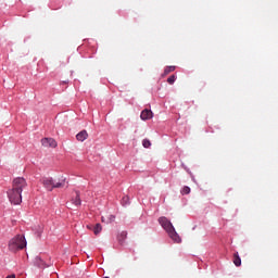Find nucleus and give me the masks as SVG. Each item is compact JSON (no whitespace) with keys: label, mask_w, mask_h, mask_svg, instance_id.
Masks as SVG:
<instances>
[{"label":"nucleus","mask_w":278,"mask_h":278,"mask_svg":"<svg viewBox=\"0 0 278 278\" xmlns=\"http://www.w3.org/2000/svg\"><path fill=\"white\" fill-rule=\"evenodd\" d=\"M7 278H16V275H9Z\"/></svg>","instance_id":"obj_19"},{"label":"nucleus","mask_w":278,"mask_h":278,"mask_svg":"<svg viewBox=\"0 0 278 278\" xmlns=\"http://www.w3.org/2000/svg\"><path fill=\"white\" fill-rule=\"evenodd\" d=\"M181 194H190V187L186 186L181 190Z\"/></svg>","instance_id":"obj_15"},{"label":"nucleus","mask_w":278,"mask_h":278,"mask_svg":"<svg viewBox=\"0 0 278 278\" xmlns=\"http://www.w3.org/2000/svg\"><path fill=\"white\" fill-rule=\"evenodd\" d=\"M125 238H127V232H122L121 235H119V237H118V241L119 242H123V240H125Z\"/></svg>","instance_id":"obj_16"},{"label":"nucleus","mask_w":278,"mask_h":278,"mask_svg":"<svg viewBox=\"0 0 278 278\" xmlns=\"http://www.w3.org/2000/svg\"><path fill=\"white\" fill-rule=\"evenodd\" d=\"M160 225L165 229V231L168 233L169 238L173 240V242H176V244H179L181 242V237H179V233L175 230V226H173V223L168 220L166 217H161L159 219Z\"/></svg>","instance_id":"obj_2"},{"label":"nucleus","mask_w":278,"mask_h":278,"mask_svg":"<svg viewBox=\"0 0 278 278\" xmlns=\"http://www.w3.org/2000/svg\"><path fill=\"white\" fill-rule=\"evenodd\" d=\"M127 203H129V197L126 195L122 199V204L127 205Z\"/></svg>","instance_id":"obj_17"},{"label":"nucleus","mask_w":278,"mask_h":278,"mask_svg":"<svg viewBox=\"0 0 278 278\" xmlns=\"http://www.w3.org/2000/svg\"><path fill=\"white\" fill-rule=\"evenodd\" d=\"M42 147H50L51 149H55L58 147V141L53 138H43L41 139Z\"/></svg>","instance_id":"obj_5"},{"label":"nucleus","mask_w":278,"mask_h":278,"mask_svg":"<svg viewBox=\"0 0 278 278\" xmlns=\"http://www.w3.org/2000/svg\"><path fill=\"white\" fill-rule=\"evenodd\" d=\"M35 266H38V268H47V264H45V261L40 256H36L34 260Z\"/></svg>","instance_id":"obj_8"},{"label":"nucleus","mask_w":278,"mask_h":278,"mask_svg":"<svg viewBox=\"0 0 278 278\" xmlns=\"http://www.w3.org/2000/svg\"><path fill=\"white\" fill-rule=\"evenodd\" d=\"M101 231H102L101 224H97V225L94 226V228H93V233H94L96 236H99V233H101Z\"/></svg>","instance_id":"obj_11"},{"label":"nucleus","mask_w":278,"mask_h":278,"mask_svg":"<svg viewBox=\"0 0 278 278\" xmlns=\"http://www.w3.org/2000/svg\"><path fill=\"white\" fill-rule=\"evenodd\" d=\"M142 147H144V149H149V147H151V141L149 139H143Z\"/></svg>","instance_id":"obj_13"},{"label":"nucleus","mask_w":278,"mask_h":278,"mask_svg":"<svg viewBox=\"0 0 278 278\" xmlns=\"http://www.w3.org/2000/svg\"><path fill=\"white\" fill-rule=\"evenodd\" d=\"M43 188L51 192L54 188H64L66 186V178L61 177L58 180L51 177H45L41 179Z\"/></svg>","instance_id":"obj_3"},{"label":"nucleus","mask_w":278,"mask_h":278,"mask_svg":"<svg viewBox=\"0 0 278 278\" xmlns=\"http://www.w3.org/2000/svg\"><path fill=\"white\" fill-rule=\"evenodd\" d=\"M175 79H177V77L175 75H172L167 78V83L173 86V84H175Z\"/></svg>","instance_id":"obj_14"},{"label":"nucleus","mask_w":278,"mask_h":278,"mask_svg":"<svg viewBox=\"0 0 278 278\" xmlns=\"http://www.w3.org/2000/svg\"><path fill=\"white\" fill-rule=\"evenodd\" d=\"M63 84H67V81H63Z\"/></svg>","instance_id":"obj_21"},{"label":"nucleus","mask_w":278,"mask_h":278,"mask_svg":"<svg viewBox=\"0 0 278 278\" xmlns=\"http://www.w3.org/2000/svg\"><path fill=\"white\" fill-rule=\"evenodd\" d=\"M27 188L25 178L18 177L13 180V187L8 191V199L12 205H21L23 203V190Z\"/></svg>","instance_id":"obj_1"},{"label":"nucleus","mask_w":278,"mask_h":278,"mask_svg":"<svg viewBox=\"0 0 278 278\" xmlns=\"http://www.w3.org/2000/svg\"><path fill=\"white\" fill-rule=\"evenodd\" d=\"M102 223H105V217H102Z\"/></svg>","instance_id":"obj_20"},{"label":"nucleus","mask_w":278,"mask_h":278,"mask_svg":"<svg viewBox=\"0 0 278 278\" xmlns=\"http://www.w3.org/2000/svg\"><path fill=\"white\" fill-rule=\"evenodd\" d=\"M175 66H167L164 70V75H168L169 73H174Z\"/></svg>","instance_id":"obj_12"},{"label":"nucleus","mask_w":278,"mask_h":278,"mask_svg":"<svg viewBox=\"0 0 278 278\" xmlns=\"http://www.w3.org/2000/svg\"><path fill=\"white\" fill-rule=\"evenodd\" d=\"M72 203L79 207L81 205V198H79V192H76V198L72 200Z\"/></svg>","instance_id":"obj_10"},{"label":"nucleus","mask_w":278,"mask_h":278,"mask_svg":"<svg viewBox=\"0 0 278 278\" xmlns=\"http://www.w3.org/2000/svg\"><path fill=\"white\" fill-rule=\"evenodd\" d=\"M141 121H151L153 118V111L146 109L141 112L140 115Z\"/></svg>","instance_id":"obj_6"},{"label":"nucleus","mask_w":278,"mask_h":278,"mask_svg":"<svg viewBox=\"0 0 278 278\" xmlns=\"http://www.w3.org/2000/svg\"><path fill=\"white\" fill-rule=\"evenodd\" d=\"M27 247V241L25 240V236L17 235L9 241V251L16 253V251H21Z\"/></svg>","instance_id":"obj_4"},{"label":"nucleus","mask_w":278,"mask_h":278,"mask_svg":"<svg viewBox=\"0 0 278 278\" xmlns=\"http://www.w3.org/2000/svg\"><path fill=\"white\" fill-rule=\"evenodd\" d=\"M114 220H116V216H114V215L108 216V223H114Z\"/></svg>","instance_id":"obj_18"},{"label":"nucleus","mask_w":278,"mask_h":278,"mask_svg":"<svg viewBox=\"0 0 278 278\" xmlns=\"http://www.w3.org/2000/svg\"><path fill=\"white\" fill-rule=\"evenodd\" d=\"M233 264L235 266H242V260L240 258V254H238V252L233 254Z\"/></svg>","instance_id":"obj_9"},{"label":"nucleus","mask_w":278,"mask_h":278,"mask_svg":"<svg viewBox=\"0 0 278 278\" xmlns=\"http://www.w3.org/2000/svg\"><path fill=\"white\" fill-rule=\"evenodd\" d=\"M76 139L78 140V142H84L85 140H88V131L81 130L76 135Z\"/></svg>","instance_id":"obj_7"}]
</instances>
